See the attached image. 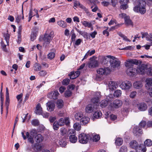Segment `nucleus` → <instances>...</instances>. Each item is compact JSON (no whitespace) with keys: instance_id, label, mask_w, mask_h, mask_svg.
<instances>
[{"instance_id":"1","label":"nucleus","mask_w":152,"mask_h":152,"mask_svg":"<svg viewBox=\"0 0 152 152\" xmlns=\"http://www.w3.org/2000/svg\"><path fill=\"white\" fill-rule=\"evenodd\" d=\"M146 3H147L144 1H140L138 4L134 7V11L135 12L140 13L141 15L145 14L146 10Z\"/></svg>"},{"instance_id":"2","label":"nucleus","mask_w":152,"mask_h":152,"mask_svg":"<svg viewBox=\"0 0 152 152\" xmlns=\"http://www.w3.org/2000/svg\"><path fill=\"white\" fill-rule=\"evenodd\" d=\"M36 131L35 130L32 129L29 133L27 132L26 133V135H24L23 132H21L22 137L24 140H26L27 138L28 139V141L31 144H33L34 142V134H36Z\"/></svg>"},{"instance_id":"3","label":"nucleus","mask_w":152,"mask_h":152,"mask_svg":"<svg viewBox=\"0 0 152 152\" xmlns=\"http://www.w3.org/2000/svg\"><path fill=\"white\" fill-rule=\"evenodd\" d=\"M54 32L53 31H51L50 33L48 34L45 33L43 38L44 41L43 46L45 48L47 47L50 44L51 40V38L53 37Z\"/></svg>"},{"instance_id":"4","label":"nucleus","mask_w":152,"mask_h":152,"mask_svg":"<svg viewBox=\"0 0 152 152\" xmlns=\"http://www.w3.org/2000/svg\"><path fill=\"white\" fill-rule=\"evenodd\" d=\"M89 139V135L88 134L83 133L79 135L78 139L80 143L83 144H86L88 142Z\"/></svg>"},{"instance_id":"5","label":"nucleus","mask_w":152,"mask_h":152,"mask_svg":"<svg viewBox=\"0 0 152 152\" xmlns=\"http://www.w3.org/2000/svg\"><path fill=\"white\" fill-rule=\"evenodd\" d=\"M111 70L108 67L101 68L97 70V73L101 75H106L109 74Z\"/></svg>"},{"instance_id":"6","label":"nucleus","mask_w":152,"mask_h":152,"mask_svg":"<svg viewBox=\"0 0 152 152\" xmlns=\"http://www.w3.org/2000/svg\"><path fill=\"white\" fill-rule=\"evenodd\" d=\"M110 65L111 67L114 68L119 66L120 62L115 57L112 56L111 59H110Z\"/></svg>"},{"instance_id":"7","label":"nucleus","mask_w":152,"mask_h":152,"mask_svg":"<svg viewBox=\"0 0 152 152\" xmlns=\"http://www.w3.org/2000/svg\"><path fill=\"white\" fill-rule=\"evenodd\" d=\"M147 69V66L145 64L140 65L136 69V72L141 75H144L146 73Z\"/></svg>"},{"instance_id":"8","label":"nucleus","mask_w":152,"mask_h":152,"mask_svg":"<svg viewBox=\"0 0 152 152\" xmlns=\"http://www.w3.org/2000/svg\"><path fill=\"white\" fill-rule=\"evenodd\" d=\"M132 86V84L129 81L125 80L123 82L120 86V87L124 90H129Z\"/></svg>"},{"instance_id":"9","label":"nucleus","mask_w":152,"mask_h":152,"mask_svg":"<svg viewBox=\"0 0 152 152\" xmlns=\"http://www.w3.org/2000/svg\"><path fill=\"white\" fill-rule=\"evenodd\" d=\"M58 122L60 126H63L64 124L68 126L69 125L70 123L69 118L68 117H65L64 118H61L59 120Z\"/></svg>"},{"instance_id":"10","label":"nucleus","mask_w":152,"mask_h":152,"mask_svg":"<svg viewBox=\"0 0 152 152\" xmlns=\"http://www.w3.org/2000/svg\"><path fill=\"white\" fill-rule=\"evenodd\" d=\"M59 94L57 91H53L48 93V97L51 99H55L57 98Z\"/></svg>"},{"instance_id":"11","label":"nucleus","mask_w":152,"mask_h":152,"mask_svg":"<svg viewBox=\"0 0 152 152\" xmlns=\"http://www.w3.org/2000/svg\"><path fill=\"white\" fill-rule=\"evenodd\" d=\"M92 58H90L91 60L88 64V67L90 68H94L97 67L99 65V62L95 59H91Z\"/></svg>"},{"instance_id":"12","label":"nucleus","mask_w":152,"mask_h":152,"mask_svg":"<svg viewBox=\"0 0 152 152\" xmlns=\"http://www.w3.org/2000/svg\"><path fill=\"white\" fill-rule=\"evenodd\" d=\"M97 107L92 104H89L88 105L85 109V111L86 113H91L95 110H96Z\"/></svg>"},{"instance_id":"13","label":"nucleus","mask_w":152,"mask_h":152,"mask_svg":"<svg viewBox=\"0 0 152 152\" xmlns=\"http://www.w3.org/2000/svg\"><path fill=\"white\" fill-rule=\"evenodd\" d=\"M138 110L140 111L146 110L147 108V105L144 102H140L138 103L136 106Z\"/></svg>"},{"instance_id":"14","label":"nucleus","mask_w":152,"mask_h":152,"mask_svg":"<svg viewBox=\"0 0 152 152\" xmlns=\"http://www.w3.org/2000/svg\"><path fill=\"white\" fill-rule=\"evenodd\" d=\"M138 61L135 59L129 60L125 63V65L126 67L133 66V64L137 65Z\"/></svg>"},{"instance_id":"15","label":"nucleus","mask_w":152,"mask_h":152,"mask_svg":"<svg viewBox=\"0 0 152 152\" xmlns=\"http://www.w3.org/2000/svg\"><path fill=\"white\" fill-rule=\"evenodd\" d=\"M127 68L126 70L127 74L129 75L132 76L134 75L136 72V69L133 66L126 67Z\"/></svg>"},{"instance_id":"16","label":"nucleus","mask_w":152,"mask_h":152,"mask_svg":"<svg viewBox=\"0 0 152 152\" xmlns=\"http://www.w3.org/2000/svg\"><path fill=\"white\" fill-rule=\"evenodd\" d=\"M108 86L109 89L113 91L118 87V85L117 82L111 81L109 82Z\"/></svg>"},{"instance_id":"17","label":"nucleus","mask_w":152,"mask_h":152,"mask_svg":"<svg viewBox=\"0 0 152 152\" xmlns=\"http://www.w3.org/2000/svg\"><path fill=\"white\" fill-rule=\"evenodd\" d=\"M112 56H100L99 57V58L101 60V61L102 63L106 64L111 59Z\"/></svg>"},{"instance_id":"18","label":"nucleus","mask_w":152,"mask_h":152,"mask_svg":"<svg viewBox=\"0 0 152 152\" xmlns=\"http://www.w3.org/2000/svg\"><path fill=\"white\" fill-rule=\"evenodd\" d=\"M47 110L49 111H52L53 110L55 107L54 103L51 102H48L46 104Z\"/></svg>"},{"instance_id":"19","label":"nucleus","mask_w":152,"mask_h":152,"mask_svg":"<svg viewBox=\"0 0 152 152\" xmlns=\"http://www.w3.org/2000/svg\"><path fill=\"white\" fill-rule=\"evenodd\" d=\"M142 132V129L138 126H135L133 128V133L136 135L141 134Z\"/></svg>"},{"instance_id":"20","label":"nucleus","mask_w":152,"mask_h":152,"mask_svg":"<svg viewBox=\"0 0 152 152\" xmlns=\"http://www.w3.org/2000/svg\"><path fill=\"white\" fill-rule=\"evenodd\" d=\"M146 84L145 86L146 88L148 90L152 88V78H147L145 80Z\"/></svg>"},{"instance_id":"21","label":"nucleus","mask_w":152,"mask_h":152,"mask_svg":"<svg viewBox=\"0 0 152 152\" xmlns=\"http://www.w3.org/2000/svg\"><path fill=\"white\" fill-rule=\"evenodd\" d=\"M147 150L146 147L143 144L139 145L136 149V152H145Z\"/></svg>"},{"instance_id":"22","label":"nucleus","mask_w":152,"mask_h":152,"mask_svg":"<svg viewBox=\"0 0 152 152\" xmlns=\"http://www.w3.org/2000/svg\"><path fill=\"white\" fill-rule=\"evenodd\" d=\"M122 104V101L120 100L116 99L113 102V106L115 108H117L121 107Z\"/></svg>"},{"instance_id":"23","label":"nucleus","mask_w":152,"mask_h":152,"mask_svg":"<svg viewBox=\"0 0 152 152\" xmlns=\"http://www.w3.org/2000/svg\"><path fill=\"white\" fill-rule=\"evenodd\" d=\"M95 21H92L89 22L87 21H81L82 24L85 27L88 28H91L92 27V24H94Z\"/></svg>"},{"instance_id":"24","label":"nucleus","mask_w":152,"mask_h":152,"mask_svg":"<svg viewBox=\"0 0 152 152\" xmlns=\"http://www.w3.org/2000/svg\"><path fill=\"white\" fill-rule=\"evenodd\" d=\"M138 146L137 142L134 140L132 141L129 143V146L130 148L135 150Z\"/></svg>"},{"instance_id":"25","label":"nucleus","mask_w":152,"mask_h":152,"mask_svg":"<svg viewBox=\"0 0 152 152\" xmlns=\"http://www.w3.org/2000/svg\"><path fill=\"white\" fill-rule=\"evenodd\" d=\"M23 4L22 5V14L21 15H17L15 18V21L18 23H19L21 19V17L22 19L24 18V16L23 14Z\"/></svg>"},{"instance_id":"26","label":"nucleus","mask_w":152,"mask_h":152,"mask_svg":"<svg viewBox=\"0 0 152 152\" xmlns=\"http://www.w3.org/2000/svg\"><path fill=\"white\" fill-rule=\"evenodd\" d=\"M42 108L41 107L40 104L38 103L36 106V110L35 112L36 114L40 115L42 113Z\"/></svg>"},{"instance_id":"27","label":"nucleus","mask_w":152,"mask_h":152,"mask_svg":"<svg viewBox=\"0 0 152 152\" xmlns=\"http://www.w3.org/2000/svg\"><path fill=\"white\" fill-rule=\"evenodd\" d=\"M133 86L134 88L139 89L142 87V85L141 81H137L134 83Z\"/></svg>"},{"instance_id":"28","label":"nucleus","mask_w":152,"mask_h":152,"mask_svg":"<svg viewBox=\"0 0 152 152\" xmlns=\"http://www.w3.org/2000/svg\"><path fill=\"white\" fill-rule=\"evenodd\" d=\"M35 139L37 143H40L43 141L44 138L41 134H38L35 137Z\"/></svg>"},{"instance_id":"29","label":"nucleus","mask_w":152,"mask_h":152,"mask_svg":"<svg viewBox=\"0 0 152 152\" xmlns=\"http://www.w3.org/2000/svg\"><path fill=\"white\" fill-rule=\"evenodd\" d=\"M125 22L127 26H133V23L130 19L129 17L128 16H125L124 17Z\"/></svg>"},{"instance_id":"30","label":"nucleus","mask_w":152,"mask_h":152,"mask_svg":"<svg viewBox=\"0 0 152 152\" xmlns=\"http://www.w3.org/2000/svg\"><path fill=\"white\" fill-rule=\"evenodd\" d=\"M42 68V66L41 65L38 63H35L33 66V69L35 71H40Z\"/></svg>"},{"instance_id":"31","label":"nucleus","mask_w":152,"mask_h":152,"mask_svg":"<svg viewBox=\"0 0 152 152\" xmlns=\"http://www.w3.org/2000/svg\"><path fill=\"white\" fill-rule=\"evenodd\" d=\"M75 117L76 120L77 121H81L83 117V115L81 112H80L76 113L75 115Z\"/></svg>"},{"instance_id":"32","label":"nucleus","mask_w":152,"mask_h":152,"mask_svg":"<svg viewBox=\"0 0 152 152\" xmlns=\"http://www.w3.org/2000/svg\"><path fill=\"white\" fill-rule=\"evenodd\" d=\"M70 141L72 143H75L77 141V137L75 135H72L70 136L69 137Z\"/></svg>"},{"instance_id":"33","label":"nucleus","mask_w":152,"mask_h":152,"mask_svg":"<svg viewBox=\"0 0 152 152\" xmlns=\"http://www.w3.org/2000/svg\"><path fill=\"white\" fill-rule=\"evenodd\" d=\"M91 101L93 104H94L95 107H97L98 106V102H99V99L98 98L94 97L92 98L91 100Z\"/></svg>"},{"instance_id":"34","label":"nucleus","mask_w":152,"mask_h":152,"mask_svg":"<svg viewBox=\"0 0 152 152\" xmlns=\"http://www.w3.org/2000/svg\"><path fill=\"white\" fill-rule=\"evenodd\" d=\"M56 106L58 108H62L64 106L63 100L61 99L58 100L56 103Z\"/></svg>"},{"instance_id":"35","label":"nucleus","mask_w":152,"mask_h":152,"mask_svg":"<svg viewBox=\"0 0 152 152\" xmlns=\"http://www.w3.org/2000/svg\"><path fill=\"white\" fill-rule=\"evenodd\" d=\"M152 145V141L150 139H147L144 142V145L146 147H150Z\"/></svg>"},{"instance_id":"36","label":"nucleus","mask_w":152,"mask_h":152,"mask_svg":"<svg viewBox=\"0 0 152 152\" xmlns=\"http://www.w3.org/2000/svg\"><path fill=\"white\" fill-rule=\"evenodd\" d=\"M89 120V118L88 117H82L80 121L81 124L84 125L88 123Z\"/></svg>"},{"instance_id":"37","label":"nucleus","mask_w":152,"mask_h":152,"mask_svg":"<svg viewBox=\"0 0 152 152\" xmlns=\"http://www.w3.org/2000/svg\"><path fill=\"white\" fill-rule=\"evenodd\" d=\"M108 104V102L106 100H103L100 103V105L102 108H104L106 107Z\"/></svg>"},{"instance_id":"38","label":"nucleus","mask_w":152,"mask_h":152,"mask_svg":"<svg viewBox=\"0 0 152 152\" xmlns=\"http://www.w3.org/2000/svg\"><path fill=\"white\" fill-rule=\"evenodd\" d=\"M115 142L116 145L118 146L121 145L123 142L122 139L120 137L117 138L115 140Z\"/></svg>"},{"instance_id":"39","label":"nucleus","mask_w":152,"mask_h":152,"mask_svg":"<svg viewBox=\"0 0 152 152\" xmlns=\"http://www.w3.org/2000/svg\"><path fill=\"white\" fill-rule=\"evenodd\" d=\"M122 94V91L120 90H117L115 91L113 94L115 97H120Z\"/></svg>"},{"instance_id":"40","label":"nucleus","mask_w":152,"mask_h":152,"mask_svg":"<svg viewBox=\"0 0 152 152\" xmlns=\"http://www.w3.org/2000/svg\"><path fill=\"white\" fill-rule=\"evenodd\" d=\"M59 143L61 147H64L66 145L65 139H61L59 140Z\"/></svg>"},{"instance_id":"41","label":"nucleus","mask_w":152,"mask_h":152,"mask_svg":"<svg viewBox=\"0 0 152 152\" xmlns=\"http://www.w3.org/2000/svg\"><path fill=\"white\" fill-rule=\"evenodd\" d=\"M102 113L100 111H97L94 113L93 115L95 118H98L102 116Z\"/></svg>"},{"instance_id":"42","label":"nucleus","mask_w":152,"mask_h":152,"mask_svg":"<svg viewBox=\"0 0 152 152\" xmlns=\"http://www.w3.org/2000/svg\"><path fill=\"white\" fill-rule=\"evenodd\" d=\"M55 54L54 52H50L47 55V58L50 60L53 59L55 57Z\"/></svg>"},{"instance_id":"43","label":"nucleus","mask_w":152,"mask_h":152,"mask_svg":"<svg viewBox=\"0 0 152 152\" xmlns=\"http://www.w3.org/2000/svg\"><path fill=\"white\" fill-rule=\"evenodd\" d=\"M81 35L83 36L86 39H90L89 34L86 32L83 31L82 33L81 34Z\"/></svg>"},{"instance_id":"44","label":"nucleus","mask_w":152,"mask_h":152,"mask_svg":"<svg viewBox=\"0 0 152 152\" xmlns=\"http://www.w3.org/2000/svg\"><path fill=\"white\" fill-rule=\"evenodd\" d=\"M73 127L76 130L79 131L81 129V125L78 123H75L73 125Z\"/></svg>"},{"instance_id":"45","label":"nucleus","mask_w":152,"mask_h":152,"mask_svg":"<svg viewBox=\"0 0 152 152\" xmlns=\"http://www.w3.org/2000/svg\"><path fill=\"white\" fill-rule=\"evenodd\" d=\"M57 24L60 26L64 28L66 27V23L63 20H61L57 22Z\"/></svg>"},{"instance_id":"46","label":"nucleus","mask_w":152,"mask_h":152,"mask_svg":"<svg viewBox=\"0 0 152 152\" xmlns=\"http://www.w3.org/2000/svg\"><path fill=\"white\" fill-rule=\"evenodd\" d=\"M66 132L67 130L65 128L63 127L60 129V132L61 135L62 136L64 135L65 134H66Z\"/></svg>"},{"instance_id":"47","label":"nucleus","mask_w":152,"mask_h":152,"mask_svg":"<svg viewBox=\"0 0 152 152\" xmlns=\"http://www.w3.org/2000/svg\"><path fill=\"white\" fill-rule=\"evenodd\" d=\"M127 148L126 146L123 145L120 148V152H127Z\"/></svg>"},{"instance_id":"48","label":"nucleus","mask_w":152,"mask_h":152,"mask_svg":"<svg viewBox=\"0 0 152 152\" xmlns=\"http://www.w3.org/2000/svg\"><path fill=\"white\" fill-rule=\"evenodd\" d=\"M4 36L7 43V45H9V43L10 36L8 34H4Z\"/></svg>"},{"instance_id":"49","label":"nucleus","mask_w":152,"mask_h":152,"mask_svg":"<svg viewBox=\"0 0 152 152\" xmlns=\"http://www.w3.org/2000/svg\"><path fill=\"white\" fill-rule=\"evenodd\" d=\"M47 72L44 70H42L39 72V76L42 77L45 76L47 74Z\"/></svg>"},{"instance_id":"50","label":"nucleus","mask_w":152,"mask_h":152,"mask_svg":"<svg viewBox=\"0 0 152 152\" xmlns=\"http://www.w3.org/2000/svg\"><path fill=\"white\" fill-rule=\"evenodd\" d=\"M59 124L58 122H55L53 124V129L55 130H57L59 128Z\"/></svg>"},{"instance_id":"51","label":"nucleus","mask_w":152,"mask_h":152,"mask_svg":"<svg viewBox=\"0 0 152 152\" xmlns=\"http://www.w3.org/2000/svg\"><path fill=\"white\" fill-rule=\"evenodd\" d=\"M10 97H6V100L5 102V105L6 106L7 110H8L9 106L10 104Z\"/></svg>"},{"instance_id":"52","label":"nucleus","mask_w":152,"mask_h":152,"mask_svg":"<svg viewBox=\"0 0 152 152\" xmlns=\"http://www.w3.org/2000/svg\"><path fill=\"white\" fill-rule=\"evenodd\" d=\"M72 94V92L69 90L66 91L64 93V95L65 97H68L71 96Z\"/></svg>"},{"instance_id":"53","label":"nucleus","mask_w":152,"mask_h":152,"mask_svg":"<svg viewBox=\"0 0 152 152\" xmlns=\"http://www.w3.org/2000/svg\"><path fill=\"white\" fill-rule=\"evenodd\" d=\"M80 74V72L78 70V69L77 71H76L75 72H74V75H75L74 77H73V76H72L71 77L72 79H74L76 78L77 77L79 76Z\"/></svg>"},{"instance_id":"54","label":"nucleus","mask_w":152,"mask_h":152,"mask_svg":"<svg viewBox=\"0 0 152 152\" xmlns=\"http://www.w3.org/2000/svg\"><path fill=\"white\" fill-rule=\"evenodd\" d=\"M31 124L32 125L35 126H37L39 124V121L37 120H33L31 121Z\"/></svg>"},{"instance_id":"55","label":"nucleus","mask_w":152,"mask_h":152,"mask_svg":"<svg viewBox=\"0 0 152 152\" xmlns=\"http://www.w3.org/2000/svg\"><path fill=\"white\" fill-rule=\"evenodd\" d=\"M69 79H66L63 80L62 83L63 85H67L69 83Z\"/></svg>"},{"instance_id":"56","label":"nucleus","mask_w":152,"mask_h":152,"mask_svg":"<svg viewBox=\"0 0 152 152\" xmlns=\"http://www.w3.org/2000/svg\"><path fill=\"white\" fill-rule=\"evenodd\" d=\"M146 73L149 75H152V68L151 67L147 68Z\"/></svg>"},{"instance_id":"57","label":"nucleus","mask_w":152,"mask_h":152,"mask_svg":"<svg viewBox=\"0 0 152 152\" xmlns=\"http://www.w3.org/2000/svg\"><path fill=\"white\" fill-rule=\"evenodd\" d=\"M37 34L34 32L32 33L31 35V39L32 41H33L36 38Z\"/></svg>"},{"instance_id":"58","label":"nucleus","mask_w":152,"mask_h":152,"mask_svg":"<svg viewBox=\"0 0 152 152\" xmlns=\"http://www.w3.org/2000/svg\"><path fill=\"white\" fill-rule=\"evenodd\" d=\"M23 96V94H21L17 96L16 98L19 102V103H21L22 102V97Z\"/></svg>"},{"instance_id":"59","label":"nucleus","mask_w":152,"mask_h":152,"mask_svg":"<svg viewBox=\"0 0 152 152\" xmlns=\"http://www.w3.org/2000/svg\"><path fill=\"white\" fill-rule=\"evenodd\" d=\"M40 115H42L43 118H48L49 116V113L46 112H42Z\"/></svg>"},{"instance_id":"60","label":"nucleus","mask_w":152,"mask_h":152,"mask_svg":"<svg viewBox=\"0 0 152 152\" xmlns=\"http://www.w3.org/2000/svg\"><path fill=\"white\" fill-rule=\"evenodd\" d=\"M1 47L4 51L5 52H7V50L6 48V45H5L4 43V42L3 41H1Z\"/></svg>"},{"instance_id":"61","label":"nucleus","mask_w":152,"mask_h":152,"mask_svg":"<svg viewBox=\"0 0 152 152\" xmlns=\"http://www.w3.org/2000/svg\"><path fill=\"white\" fill-rule=\"evenodd\" d=\"M81 5L79 1H75L74 3V7L77 8L78 6L80 7Z\"/></svg>"},{"instance_id":"62","label":"nucleus","mask_w":152,"mask_h":152,"mask_svg":"<svg viewBox=\"0 0 152 152\" xmlns=\"http://www.w3.org/2000/svg\"><path fill=\"white\" fill-rule=\"evenodd\" d=\"M128 7V6L127 4H121L120 7V8L123 10L126 9Z\"/></svg>"},{"instance_id":"63","label":"nucleus","mask_w":152,"mask_h":152,"mask_svg":"<svg viewBox=\"0 0 152 152\" xmlns=\"http://www.w3.org/2000/svg\"><path fill=\"white\" fill-rule=\"evenodd\" d=\"M100 139V137L99 135H95L93 137V140L95 142L98 141Z\"/></svg>"},{"instance_id":"64","label":"nucleus","mask_w":152,"mask_h":152,"mask_svg":"<svg viewBox=\"0 0 152 152\" xmlns=\"http://www.w3.org/2000/svg\"><path fill=\"white\" fill-rule=\"evenodd\" d=\"M146 121H142L139 124V125L142 127H144L146 125Z\"/></svg>"}]
</instances>
